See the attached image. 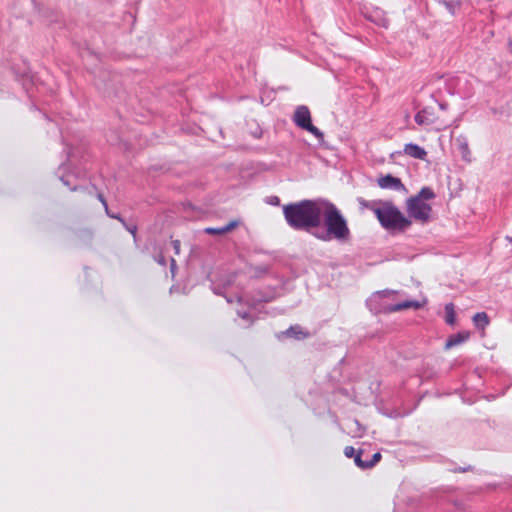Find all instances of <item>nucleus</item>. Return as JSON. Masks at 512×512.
I'll list each match as a JSON object with an SVG mask.
<instances>
[{
  "mask_svg": "<svg viewBox=\"0 0 512 512\" xmlns=\"http://www.w3.org/2000/svg\"><path fill=\"white\" fill-rule=\"evenodd\" d=\"M125 228L133 235L135 236L136 235V232H137V227L136 225H127L125 222L122 223Z\"/></svg>",
  "mask_w": 512,
  "mask_h": 512,
  "instance_id": "nucleus-24",
  "label": "nucleus"
},
{
  "mask_svg": "<svg viewBox=\"0 0 512 512\" xmlns=\"http://www.w3.org/2000/svg\"><path fill=\"white\" fill-rule=\"evenodd\" d=\"M369 19L375 22L378 26L387 27L388 25V20L384 17H379L378 20H374L372 17H369Z\"/></svg>",
  "mask_w": 512,
  "mask_h": 512,
  "instance_id": "nucleus-20",
  "label": "nucleus"
},
{
  "mask_svg": "<svg viewBox=\"0 0 512 512\" xmlns=\"http://www.w3.org/2000/svg\"><path fill=\"white\" fill-rule=\"evenodd\" d=\"M292 120L297 127L308 131L309 133L314 135L318 140H323L324 134L316 126L312 124L311 113L307 106H297L294 111Z\"/></svg>",
  "mask_w": 512,
  "mask_h": 512,
  "instance_id": "nucleus-4",
  "label": "nucleus"
},
{
  "mask_svg": "<svg viewBox=\"0 0 512 512\" xmlns=\"http://www.w3.org/2000/svg\"><path fill=\"white\" fill-rule=\"evenodd\" d=\"M314 237L324 242L335 240L339 243H346L351 238L347 220L341 211L328 200H325L321 213V226L315 230Z\"/></svg>",
  "mask_w": 512,
  "mask_h": 512,
  "instance_id": "nucleus-2",
  "label": "nucleus"
},
{
  "mask_svg": "<svg viewBox=\"0 0 512 512\" xmlns=\"http://www.w3.org/2000/svg\"><path fill=\"white\" fill-rule=\"evenodd\" d=\"M172 244H173V248H174L175 253L179 254V252H180V241L179 240H174L172 242Z\"/></svg>",
  "mask_w": 512,
  "mask_h": 512,
  "instance_id": "nucleus-25",
  "label": "nucleus"
},
{
  "mask_svg": "<svg viewBox=\"0 0 512 512\" xmlns=\"http://www.w3.org/2000/svg\"><path fill=\"white\" fill-rule=\"evenodd\" d=\"M508 48H509V51L512 53V37L508 41Z\"/></svg>",
  "mask_w": 512,
  "mask_h": 512,
  "instance_id": "nucleus-32",
  "label": "nucleus"
},
{
  "mask_svg": "<svg viewBox=\"0 0 512 512\" xmlns=\"http://www.w3.org/2000/svg\"><path fill=\"white\" fill-rule=\"evenodd\" d=\"M237 314L239 317H241L244 320L251 321V315L247 311L238 310Z\"/></svg>",
  "mask_w": 512,
  "mask_h": 512,
  "instance_id": "nucleus-21",
  "label": "nucleus"
},
{
  "mask_svg": "<svg viewBox=\"0 0 512 512\" xmlns=\"http://www.w3.org/2000/svg\"><path fill=\"white\" fill-rule=\"evenodd\" d=\"M106 211V214L110 217V218H113V219H117L119 220L121 223H124V219L121 218V216L119 214H116V213H112L109 211V209L107 208Z\"/></svg>",
  "mask_w": 512,
  "mask_h": 512,
  "instance_id": "nucleus-23",
  "label": "nucleus"
},
{
  "mask_svg": "<svg viewBox=\"0 0 512 512\" xmlns=\"http://www.w3.org/2000/svg\"><path fill=\"white\" fill-rule=\"evenodd\" d=\"M212 290H213V292H214L215 294H217V295H222V291H221L220 289H218V288H216V287H212Z\"/></svg>",
  "mask_w": 512,
  "mask_h": 512,
  "instance_id": "nucleus-31",
  "label": "nucleus"
},
{
  "mask_svg": "<svg viewBox=\"0 0 512 512\" xmlns=\"http://www.w3.org/2000/svg\"><path fill=\"white\" fill-rule=\"evenodd\" d=\"M171 266L172 269L176 266V261L173 258L171 259Z\"/></svg>",
  "mask_w": 512,
  "mask_h": 512,
  "instance_id": "nucleus-33",
  "label": "nucleus"
},
{
  "mask_svg": "<svg viewBox=\"0 0 512 512\" xmlns=\"http://www.w3.org/2000/svg\"><path fill=\"white\" fill-rule=\"evenodd\" d=\"M461 149H462L463 153H466V152L468 153L469 152L468 144L466 142L461 144Z\"/></svg>",
  "mask_w": 512,
  "mask_h": 512,
  "instance_id": "nucleus-29",
  "label": "nucleus"
},
{
  "mask_svg": "<svg viewBox=\"0 0 512 512\" xmlns=\"http://www.w3.org/2000/svg\"><path fill=\"white\" fill-rule=\"evenodd\" d=\"M438 3L443 5L452 16L458 14L462 4L461 0H439Z\"/></svg>",
  "mask_w": 512,
  "mask_h": 512,
  "instance_id": "nucleus-8",
  "label": "nucleus"
},
{
  "mask_svg": "<svg viewBox=\"0 0 512 512\" xmlns=\"http://www.w3.org/2000/svg\"><path fill=\"white\" fill-rule=\"evenodd\" d=\"M285 334L296 339H303L308 336V333L304 332L299 325L291 326L286 330Z\"/></svg>",
  "mask_w": 512,
  "mask_h": 512,
  "instance_id": "nucleus-13",
  "label": "nucleus"
},
{
  "mask_svg": "<svg viewBox=\"0 0 512 512\" xmlns=\"http://www.w3.org/2000/svg\"><path fill=\"white\" fill-rule=\"evenodd\" d=\"M61 181L63 182V184L67 187H69L72 191H76L78 189L77 186H72L71 184V181L69 179V176H61Z\"/></svg>",
  "mask_w": 512,
  "mask_h": 512,
  "instance_id": "nucleus-19",
  "label": "nucleus"
},
{
  "mask_svg": "<svg viewBox=\"0 0 512 512\" xmlns=\"http://www.w3.org/2000/svg\"><path fill=\"white\" fill-rule=\"evenodd\" d=\"M467 339H468V334H466V335L462 334V333L454 334L447 339L445 348L450 349L454 346H457V345L463 343Z\"/></svg>",
  "mask_w": 512,
  "mask_h": 512,
  "instance_id": "nucleus-10",
  "label": "nucleus"
},
{
  "mask_svg": "<svg viewBox=\"0 0 512 512\" xmlns=\"http://www.w3.org/2000/svg\"><path fill=\"white\" fill-rule=\"evenodd\" d=\"M473 322L477 328L484 329L489 324L488 315L485 312L476 313Z\"/></svg>",
  "mask_w": 512,
  "mask_h": 512,
  "instance_id": "nucleus-12",
  "label": "nucleus"
},
{
  "mask_svg": "<svg viewBox=\"0 0 512 512\" xmlns=\"http://www.w3.org/2000/svg\"><path fill=\"white\" fill-rule=\"evenodd\" d=\"M420 306L421 305L418 301H404V302H401L398 304L390 305L386 308V310L388 312H397V311H400L403 309H408V308L418 309V308H420Z\"/></svg>",
  "mask_w": 512,
  "mask_h": 512,
  "instance_id": "nucleus-9",
  "label": "nucleus"
},
{
  "mask_svg": "<svg viewBox=\"0 0 512 512\" xmlns=\"http://www.w3.org/2000/svg\"><path fill=\"white\" fill-rule=\"evenodd\" d=\"M389 293H392V291L384 290L383 292H380L378 294L382 295V294H389Z\"/></svg>",
  "mask_w": 512,
  "mask_h": 512,
  "instance_id": "nucleus-34",
  "label": "nucleus"
},
{
  "mask_svg": "<svg viewBox=\"0 0 512 512\" xmlns=\"http://www.w3.org/2000/svg\"><path fill=\"white\" fill-rule=\"evenodd\" d=\"M98 199L103 204L105 210H107L108 204L102 194H98Z\"/></svg>",
  "mask_w": 512,
  "mask_h": 512,
  "instance_id": "nucleus-26",
  "label": "nucleus"
},
{
  "mask_svg": "<svg viewBox=\"0 0 512 512\" xmlns=\"http://www.w3.org/2000/svg\"><path fill=\"white\" fill-rule=\"evenodd\" d=\"M435 193L432 188L430 187H422L421 190L417 195H415V198L421 199L422 201L426 202L427 200H431L435 198Z\"/></svg>",
  "mask_w": 512,
  "mask_h": 512,
  "instance_id": "nucleus-14",
  "label": "nucleus"
},
{
  "mask_svg": "<svg viewBox=\"0 0 512 512\" xmlns=\"http://www.w3.org/2000/svg\"><path fill=\"white\" fill-rule=\"evenodd\" d=\"M471 469V466H468V467H464V468H456L454 469V472H466V471H469Z\"/></svg>",
  "mask_w": 512,
  "mask_h": 512,
  "instance_id": "nucleus-28",
  "label": "nucleus"
},
{
  "mask_svg": "<svg viewBox=\"0 0 512 512\" xmlns=\"http://www.w3.org/2000/svg\"><path fill=\"white\" fill-rule=\"evenodd\" d=\"M381 459V454L379 452L375 453L370 461H367L366 467L371 468Z\"/></svg>",
  "mask_w": 512,
  "mask_h": 512,
  "instance_id": "nucleus-17",
  "label": "nucleus"
},
{
  "mask_svg": "<svg viewBox=\"0 0 512 512\" xmlns=\"http://www.w3.org/2000/svg\"><path fill=\"white\" fill-rule=\"evenodd\" d=\"M325 199L301 200L283 207V215L287 224L294 230L305 231L314 236L315 230L321 226V213Z\"/></svg>",
  "mask_w": 512,
  "mask_h": 512,
  "instance_id": "nucleus-1",
  "label": "nucleus"
},
{
  "mask_svg": "<svg viewBox=\"0 0 512 512\" xmlns=\"http://www.w3.org/2000/svg\"><path fill=\"white\" fill-rule=\"evenodd\" d=\"M440 108H441V109H445L446 107H445V105H444V104H440Z\"/></svg>",
  "mask_w": 512,
  "mask_h": 512,
  "instance_id": "nucleus-37",
  "label": "nucleus"
},
{
  "mask_svg": "<svg viewBox=\"0 0 512 512\" xmlns=\"http://www.w3.org/2000/svg\"><path fill=\"white\" fill-rule=\"evenodd\" d=\"M404 153L414 159L425 160L427 156L426 150L414 143H408L404 146Z\"/></svg>",
  "mask_w": 512,
  "mask_h": 512,
  "instance_id": "nucleus-7",
  "label": "nucleus"
},
{
  "mask_svg": "<svg viewBox=\"0 0 512 512\" xmlns=\"http://www.w3.org/2000/svg\"><path fill=\"white\" fill-rule=\"evenodd\" d=\"M378 185L382 189H390L394 191L405 190V186L402 183L401 179L398 177H394L391 174H387L378 179Z\"/></svg>",
  "mask_w": 512,
  "mask_h": 512,
  "instance_id": "nucleus-6",
  "label": "nucleus"
},
{
  "mask_svg": "<svg viewBox=\"0 0 512 512\" xmlns=\"http://www.w3.org/2000/svg\"><path fill=\"white\" fill-rule=\"evenodd\" d=\"M242 300H243V298H242V297H240V296H239V297H237V301H238V302H241Z\"/></svg>",
  "mask_w": 512,
  "mask_h": 512,
  "instance_id": "nucleus-36",
  "label": "nucleus"
},
{
  "mask_svg": "<svg viewBox=\"0 0 512 512\" xmlns=\"http://www.w3.org/2000/svg\"><path fill=\"white\" fill-rule=\"evenodd\" d=\"M344 454L347 458H351L355 454V449L352 446H347L344 449Z\"/></svg>",
  "mask_w": 512,
  "mask_h": 512,
  "instance_id": "nucleus-22",
  "label": "nucleus"
},
{
  "mask_svg": "<svg viewBox=\"0 0 512 512\" xmlns=\"http://www.w3.org/2000/svg\"><path fill=\"white\" fill-rule=\"evenodd\" d=\"M236 225H237V223L232 221V222H230L227 225H224L222 227H218V228L208 227V228L205 229V233L213 234V235L225 234V233L231 231Z\"/></svg>",
  "mask_w": 512,
  "mask_h": 512,
  "instance_id": "nucleus-11",
  "label": "nucleus"
},
{
  "mask_svg": "<svg viewBox=\"0 0 512 512\" xmlns=\"http://www.w3.org/2000/svg\"><path fill=\"white\" fill-rule=\"evenodd\" d=\"M415 122L418 124V125H423V124H427L429 121L426 117V111L425 110H421L419 111L415 117Z\"/></svg>",
  "mask_w": 512,
  "mask_h": 512,
  "instance_id": "nucleus-16",
  "label": "nucleus"
},
{
  "mask_svg": "<svg viewBox=\"0 0 512 512\" xmlns=\"http://www.w3.org/2000/svg\"><path fill=\"white\" fill-rule=\"evenodd\" d=\"M359 203L373 211L381 226L392 232H403L411 226L407 218L392 202L369 203L359 198Z\"/></svg>",
  "mask_w": 512,
  "mask_h": 512,
  "instance_id": "nucleus-3",
  "label": "nucleus"
},
{
  "mask_svg": "<svg viewBox=\"0 0 512 512\" xmlns=\"http://www.w3.org/2000/svg\"><path fill=\"white\" fill-rule=\"evenodd\" d=\"M226 299H227V302H228V303H232V302H233L232 298H228V297H226Z\"/></svg>",
  "mask_w": 512,
  "mask_h": 512,
  "instance_id": "nucleus-35",
  "label": "nucleus"
},
{
  "mask_svg": "<svg viewBox=\"0 0 512 512\" xmlns=\"http://www.w3.org/2000/svg\"><path fill=\"white\" fill-rule=\"evenodd\" d=\"M407 212L411 218L427 222L430 218L432 207L421 199L412 196L407 200Z\"/></svg>",
  "mask_w": 512,
  "mask_h": 512,
  "instance_id": "nucleus-5",
  "label": "nucleus"
},
{
  "mask_svg": "<svg viewBox=\"0 0 512 512\" xmlns=\"http://www.w3.org/2000/svg\"><path fill=\"white\" fill-rule=\"evenodd\" d=\"M157 262L163 266L166 265V261H165V258L163 256H160L158 259H157Z\"/></svg>",
  "mask_w": 512,
  "mask_h": 512,
  "instance_id": "nucleus-30",
  "label": "nucleus"
},
{
  "mask_svg": "<svg viewBox=\"0 0 512 512\" xmlns=\"http://www.w3.org/2000/svg\"><path fill=\"white\" fill-rule=\"evenodd\" d=\"M445 321L449 325H453L456 321V314L453 303H448L445 305Z\"/></svg>",
  "mask_w": 512,
  "mask_h": 512,
  "instance_id": "nucleus-15",
  "label": "nucleus"
},
{
  "mask_svg": "<svg viewBox=\"0 0 512 512\" xmlns=\"http://www.w3.org/2000/svg\"><path fill=\"white\" fill-rule=\"evenodd\" d=\"M354 462H355V464H356L358 467H360V468H362V469H367V468H368V467H366L367 461H362V459H361V452H359V453L355 456V458H354Z\"/></svg>",
  "mask_w": 512,
  "mask_h": 512,
  "instance_id": "nucleus-18",
  "label": "nucleus"
},
{
  "mask_svg": "<svg viewBox=\"0 0 512 512\" xmlns=\"http://www.w3.org/2000/svg\"><path fill=\"white\" fill-rule=\"evenodd\" d=\"M280 202V199L277 196H273L270 198L269 203L272 205H278Z\"/></svg>",
  "mask_w": 512,
  "mask_h": 512,
  "instance_id": "nucleus-27",
  "label": "nucleus"
}]
</instances>
